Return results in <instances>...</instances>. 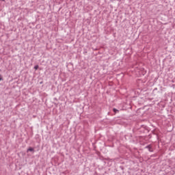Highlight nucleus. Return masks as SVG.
<instances>
[{
  "label": "nucleus",
  "mask_w": 175,
  "mask_h": 175,
  "mask_svg": "<svg viewBox=\"0 0 175 175\" xmlns=\"http://www.w3.org/2000/svg\"><path fill=\"white\" fill-rule=\"evenodd\" d=\"M29 151L31 152H33L35 151V150L33 149V148L30 147L27 149V152H29Z\"/></svg>",
  "instance_id": "obj_1"
},
{
  "label": "nucleus",
  "mask_w": 175,
  "mask_h": 175,
  "mask_svg": "<svg viewBox=\"0 0 175 175\" xmlns=\"http://www.w3.org/2000/svg\"><path fill=\"white\" fill-rule=\"evenodd\" d=\"M146 148H148V150L150 152H152V149L151 148V145H148L146 147Z\"/></svg>",
  "instance_id": "obj_2"
},
{
  "label": "nucleus",
  "mask_w": 175,
  "mask_h": 175,
  "mask_svg": "<svg viewBox=\"0 0 175 175\" xmlns=\"http://www.w3.org/2000/svg\"><path fill=\"white\" fill-rule=\"evenodd\" d=\"M34 69H36V70H38V69H39V66L38 65L35 66Z\"/></svg>",
  "instance_id": "obj_3"
},
{
  "label": "nucleus",
  "mask_w": 175,
  "mask_h": 175,
  "mask_svg": "<svg viewBox=\"0 0 175 175\" xmlns=\"http://www.w3.org/2000/svg\"><path fill=\"white\" fill-rule=\"evenodd\" d=\"M113 110L114 113H118V110L117 109L113 108Z\"/></svg>",
  "instance_id": "obj_4"
},
{
  "label": "nucleus",
  "mask_w": 175,
  "mask_h": 175,
  "mask_svg": "<svg viewBox=\"0 0 175 175\" xmlns=\"http://www.w3.org/2000/svg\"><path fill=\"white\" fill-rule=\"evenodd\" d=\"M1 1H5V0H1Z\"/></svg>",
  "instance_id": "obj_5"
}]
</instances>
